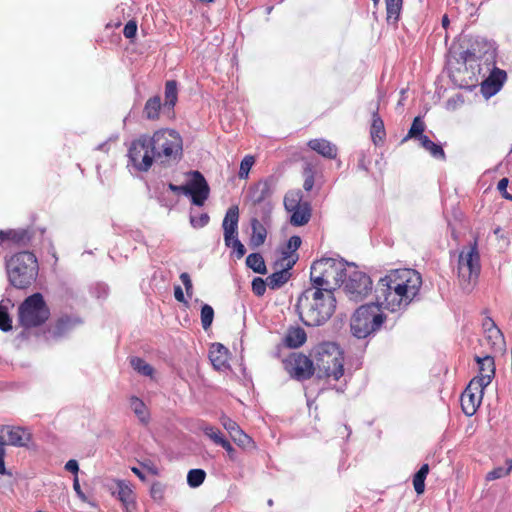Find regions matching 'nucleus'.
Segmentation results:
<instances>
[{
  "label": "nucleus",
  "mask_w": 512,
  "mask_h": 512,
  "mask_svg": "<svg viewBox=\"0 0 512 512\" xmlns=\"http://www.w3.org/2000/svg\"><path fill=\"white\" fill-rule=\"evenodd\" d=\"M80 321L76 318H72L68 315H64L59 317L49 329V332L54 337H62L73 330Z\"/></svg>",
  "instance_id": "obj_24"
},
{
  "label": "nucleus",
  "mask_w": 512,
  "mask_h": 512,
  "mask_svg": "<svg viewBox=\"0 0 512 512\" xmlns=\"http://www.w3.org/2000/svg\"><path fill=\"white\" fill-rule=\"evenodd\" d=\"M6 440L4 436L0 435V475H8L12 476V473L6 470L5 467V456H6V450H5Z\"/></svg>",
  "instance_id": "obj_47"
},
{
  "label": "nucleus",
  "mask_w": 512,
  "mask_h": 512,
  "mask_svg": "<svg viewBox=\"0 0 512 512\" xmlns=\"http://www.w3.org/2000/svg\"><path fill=\"white\" fill-rule=\"evenodd\" d=\"M475 360L479 365V374L472 380L478 381L483 387H487L495 375L494 358L488 355L484 357L477 356Z\"/></svg>",
  "instance_id": "obj_20"
},
{
  "label": "nucleus",
  "mask_w": 512,
  "mask_h": 512,
  "mask_svg": "<svg viewBox=\"0 0 512 512\" xmlns=\"http://www.w3.org/2000/svg\"><path fill=\"white\" fill-rule=\"evenodd\" d=\"M254 163H255V158L253 156H251V155H246L242 159V161L240 163L239 173H238V176H239L240 179H247L248 178L250 169L252 168Z\"/></svg>",
  "instance_id": "obj_44"
},
{
  "label": "nucleus",
  "mask_w": 512,
  "mask_h": 512,
  "mask_svg": "<svg viewBox=\"0 0 512 512\" xmlns=\"http://www.w3.org/2000/svg\"><path fill=\"white\" fill-rule=\"evenodd\" d=\"M283 367L291 378L304 381L310 379L315 373L314 361L310 356L301 352L290 353L283 360Z\"/></svg>",
  "instance_id": "obj_13"
},
{
  "label": "nucleus",
  "mask_w": 512,
  "mask_h": 512,
  "mask_svg": "<svg viewBox=\"0 0 512 512\" xmlns=\"http://www.w3.org/2000/svg\"><path fill=\"white\" fill-rule=\"evenodd\" d=\"M201 430L217 445H221L226 440L222 432L214 426L205 424L201 427Z\"/></svg>",
  "instance_id": "obj_40"
},
{
  "label": "nucleus",
  "mask_w": 512,
  "mask_h": 512,
  "mask_svg": "<svg viewBox=\"0 0 512 512\" xmlns=\"http://www.w3.org/2000/svg\"><path fill=\"white\" fill-rule=\"evenodd\" d=\"M116 484L118 487L117 498L123 503L124 506L128 507L129 504L134 502L132 489L123 480H118Z\"/></svg>",
  "instance_id": "obj_38"
},
{
  "label": "nucleus",
  "mask_w": 512,
  "mask_h": 512,
  "mask_svg": "<svg viewBox=\"0 0 512 512\" xmlns=\"http://www.w3.org/2000/svg\"><path fill=\"white\" fill-rule=\"evenodd\" d=\"M246 265L255 273L265 274L267 272L265 261L260 253H251L246 258Z\"/></svg>",
  "instance_id": "obj_35"
},
{
  "label": "nucleus",
  "mask_w": 512,
  "mask_h": 512,
  "mask_svg": "<svg viewBox=\"0 0 512 512\" xmlns=\"http://www.w3.org/2000/svg\"><path fill=\"white\" fill-rule=\"evenodd\" d=\"M250 224L252 233L250 236L249 245L251 248H258L265 243L267 230L257 218H252Z\"/></svg>",
  "instance_id": "obj_26"
},
{
  "label": "nucleus",
  "mask_w": 512,
  "mask_h": 512,
  "mask_svg": "<svg viewBox=\"0 0 512 512\" xmlns=\"http://www.w3.org/2000/svg\"><path fill=\"white\" fill-rule=\"evenodd\" d=\"M336 309L335 294L329 289L306 288L298 297L296 310L306 326L316 327L325 324Z\"/></svg>",
  "instance_id": "obj_3"
},
{
  "label": "nucleus",
  "mask_w": 512,
  "mask_h": 512,
  "mask_svg": "<svg viewBox=\"0 0 512 512\" xmlns=\"http://www.w3.org/2000/svg\"><path fill=\"white\" fill-rule=\"evenodd\" d=\"M344 259L323 257L314 261L310 268V284L313 287L329 289L333 293L340 288L351 268Z\"/></svg>",
  "instance_id": "obj_4"
},
{
  "label": "nucleus",
  "mask_w": 512,
  "mask_h": 512,
  "mask_svg": "<svg viewBox=\"0 0 512 512\" xmlns=\"http://www.w3.org/2000/svg\"><path fill=\"white\" fill-rule=\"evenodd\" d=\"M381 308H383L382 305H379L377 301L360 306L351 319L352 334L363 339L378 331L386 320V315Z\"/></svg>",
  "instance_id": "obj_7"
},
{
  "label": "nucleus",
  "mask_w": 512,
  "mask_h": 512,
  "mask_svg": "<svg viewBox=\"0 0 512 512\" xmlns=\"http://www.w3.org/2000/svg\"><path fill=\"white\" fill-rule=\"evenodd\" d=\"M507 74L504 70L494 68L487 79L482 83L481 89L484 94L492 96L496 94L503 86Z\"/></svg>",
  "instance_id": "obj_21"
},
{
  "label": "nucleus",
  "mask_w": 512,
  "mask_h": 512,
  "mask_svg": "<svg viewBox=\"0 0 512 512\" xmlns=\"http://www.w3.org/2000/svg\"><path fill=\"white\" fill-rule=\"evenodd\" d=\"M284 207L290 213V223L295 227L306 225L312 216L309 201L303 199L301 190H292L284 197Z\"/></svg>",
  "instance_id": "obj_10"
},
{
  "label": "nucleus",
  "mask_w": 512,
  "mask_h": 512,
  "mask_svg": "<svg viewBox=\"0 0 512 512\" xmlns=\"http://www.w3.org/2000/svg\"><path fill=\"white\" fill-rule=\"evenodd\" d=\"M165 486L161 482H154L150 488V496L154 501L162 502L164 500Z\"/></svg>",
  "instance_id": "obj_45"
},
{
  "label": "nucleus",
  "mask_w": 512,
  "mask_h": 512,
  "mask_svg": "<svg viewBox=\"0 0 512 512\" xmlns=\"http://www.w3.org/2000/svg\"><path fill=\"white\" fill-rule=\"evenodd\" d=\"M220 423L227 430L232 440L240 447L247 448L253 444V440L240 426L226 415L220 417Z\"/></svg>",
  "instance_id": "obj_18"
},
{
  "label": "nucleus",
  "mask_w": 512,
  "mask_h": 512,
  "mask_svg": "<svg viewBox=\"0 0 512 512\" xmlns=\"http://www.w3.org/2000/svg\"><path fill=\"white\" fill-rule=\"evenodd\" d=\"M425 128H426V125H425L424 121L421 119V117L420 116L415 117L407 135L403 138L402 142H405L412 138L418 139L420 141L421 137L425 136L423 134Z\"/></svg>",
  "instance_id": "obj_36"
},
{
  "label": "nucleus",
  "mask_w": 512,
  "mask_h": 512,
  "mask_svg": "<svg viewBox=\"0 0 512 512\" xmlns=\"http://www.w3.org/2000/svg\"><path fill=\"white\" fill-rule=\"evenodd\" d=\"M144 468L152 475H158V468L153 464H143Z\"/></svg>",
  "instance_id": "obj_60"
},
{
  "label": "nucleus",
  "mask_w": 512,
  "mask_h": 512,
  "mask_svg": "<svg viewBox=\"0 0 512 512\" xmlns=\"http://www.w3.org/2000/svg\"><path fill=\"white\" fill-rule=\"evenodd\" d=\"M279 270L275 271L271 275H269L267 280V285L270 289L275 290L282 287L285 283H287L291 277L290 270L287 266L275 265Z\"/></svg>",
  "instance_id": "obj_25"
},
{
  "label": "nucleus",
  "mask_w": 512,
  "mask_h": 512,
  "mask_svg": "<svg viewBox=\"0 0 512 512\" xmlns=\"http://www.w3.org/2000/svg\"><path fill=\"white\" fill-rule=\"evenodd\" d=\"M387 21L396 23L400 18L403 0H385Z\"/></svg>",
  "instance_id": "obj_37"
},
{
  "label": "nucleus",
  "mask_w": 512,
  "mask_h": 512,
  "mask_svg": "<svg viewBox=\"0 0 512 512\" xmlns=\"http://www.w3.org/2000/svg\"><path fill=\"white\" fill-rule=\"evenodd\" d=\"M351 268L347 279H344V292L351 301L360 302L372 292L373 283L370 276L359 271L355 265L352 264Z\"/></svg>",
  "instance_id": "obj_11"
},
{
  "label": "nucleus",
  "mask_w": 512,
  "mask_h": 512,
  "mask_svg": "<svg viewBox=\"0 0 512 512\" xmlns=\"http://www.w3.org/2000/svg\"><path fill=\"white\" fill-rule=\"evenodd\" d=\"M508 183H509V179L508 178H502V179L499 180V182L497 184V189H498L499 193L501 194V196L503 198H504V195H508L509 194L507 192Z\"/></svg>",
  "instance_id": "obj_53"
},
{
  "label": "nucleus",
  "mask_w": 512,
  "mask_h": 512,
  "mask_svg": "<svg viewBox=\"0 0 512 512\" xmlns=\"http://www.w3.org/2000/svg\"><path fill=\"white\" fill-rule=\"evenodd\" d=\"M213 318V308L208 304H204L201 308V324L204 330H207L211 326Z\"/></svg>",
  "instance_id": "obj_43"
},
{
  "label": "nucleus",
  "mask_w": 512,
  "mask_h": 512,
  "mask_svg": "<svg viewBox=\"0 0 512 512\" xmlns=\"http://www.w3.org/2000/svg\"><path fill=\"white\" fill-rule=\"evenodd\" d=\"M209 222V216L207 214H202L198 221L196 222V220L192 217L191 218V223L193 226H200V227H203L205 225H207Z\"/></svg>",
  "instance_id": "obj_56"
},
{
  "label": "nucleus",
  "mask_w": 512,
  "mask_h": 512,
  "mask_svg": "<svg viewBox=\"0 0 512 512\" xmlns=\"http://www.w3.org/2000/svg\"><path fill=\"white\" fill-rule=\"evenodd\" d=\"M209 359L216 370L221 371L229 367V351L220 343L211 345Z\"/></svg>",
  "instance_id": "obj_22"
},
{
  "label": "nucleus",
  "mask_w": 512,
  "mask_h": 512,
  "mask_svg": "<svg viewBox=\"0 0 512 512\" xmlns=\"http://www.w3.org/2000/svg\"><path fill=\"white\" fill-rule=\"evenodd\" d=\"M481 271L478 237L468 246L462 248L458 255L457 275L463 288H469L474 284Z\"/></svg>",
  "instance_id": "obj_9"
},
{
  "label": "nucleus",
  "mask_w": 512,
  "mask_h": 512,
  "mask_svg": "<svg viewBox=\"0 0 512 512\" xmlns=\"http://www.w3.org/2000/svg\"><path fill=\"white\" fill-rule=\"evenodd\" d=\"M238 222H239V208L238 206H231L226 211L223 219L222 227L224 234V242L227 247L234 249L237 259H241L246 249L241 241L238 239Z\"/></svg>",
  "instance_id": "obj_12"
},
{
  "label": "nucleus",
  "mask_w": 512,
  "mask_h": 512,
  "mask_svg": "<svg viewBox=\"0 0 512 512\" xmlns=\"http://www.w3.org/2000/svg\"><path fill=\"white\" fill-rule=\"evenodd\" d=\"M191 177L186 183V195L191 197V201L196 206H203L210 194V187L201 172L195 170L188 172Z\"/></svg>",
  "instance_id": "obj_14"
},
{
  "label": "nucleus",
  "mask_w": 512,
  "mask_h": 512,
  "mask_svg": "<svg viewBox=\"0 0 512 512\" xmlns=\"http://www.w3.org/2000/svg\"><path fill=\"white\" fill-rule=\"evenodd\" d=\"M7 276L16 289H28L36 281L39 271L34 253L22 251L12 255L6 262Z\"/></svg>",
  "instance_id": "obj_6"
},
{
  "label": "nucleus",
  "mask_w": 512,
  "mask_h": 512,
  "mask_svg": "<svg viewBox=\"0 0 512 512\" xmlns=\"http://www.w3.org/2000/svg\"><path fill=\"white\" fill-rule=\"evenodd\" d=\"M130 407L141 423L147 424L149 422L147 407L141 399L136 396H132L130 398Z\"/></svg>",
  "instance_id": "obj_33"
},
{
  "label": "nucleus",
  "mask_w": 512,
  "mask_h": 512,
  "mask_svg": "<svg viewBox=\"0 0 512 512\" xmlns=\"http://www.w3.org/2000/svg\"><path fill=\"white\" fill-rule=\"evenodd\" d=\"M73 488L75 490V492L77 493V495L82 499V500H85L86 499V496L84 494V492L82 491L81 489V486L79 484V480H78V477L75 476L74 478V481H73Z\"/></svg>",
  "instance_id": "obj_59"
},
{
  "label": "nucleus",
  "mask_w": 512,
  "mask_h": 512,
  "mask_svg": "<svg viewBox=\"0 0 512 512\" xmlns=\"http://www.w3.org/2000/svg\"><path fill=\"white\" fill-rule=\"evenodd\" d=\"M271 195V188L268 181H259L249 189V198L254 205L263 202Z\"/></svg>",
  "instance_id": "obj_27"
},
{
  "label": "nucleus",
  "mask_w": 512,
  "mask_h": 512,
  "mask_svg": "<svg viewBox=\"0 0 512 512\" xmlns=\"http://www.w3.org/2000/svg\"><path fill=\"white\" fill-rule=\"evenodd\" d=\"M206 477V473L202 469H192L188 472L187 482L190 487H198L200 486Z\"/></svg>",
  "instance_id": "obj_41"
},
{
  "label": "nucleus",
  "mask_w": 512,
  "mask_h": 512,
  "mask_svg": "<svg viewBox=\"0 0 512 512\" xmlns=\"http://www.w3.org/2000/svg\"><path fill=\"white\" fill-rule=\"evenodd\" d=\"M161 108L162 103L160 96L156 95L150 97L144 105L143 116L148 120H158L160 117Z\"/></svg>",
  "instance_id": "obj_30"
},
{
  "label": "nucleus",
  "mask_w": 512,
  "mask_h": 512,
  "mask_svg": "<svg viewBox=\"0 0 512 512\" xmlns=\"http://www.w3.org/2000/svg\"><path fill=\"white\" fill-rule=\"evenodd\" d=\"M0 431L7 436L6 444L15 447H26L32 440V433L29 429L21 426L4 425Z\"/></svg>",
  "instance_id": "obj_17"
},
{
  "label": "nucleus",
  "mask_w": 512,
  "mask_h": 512,
  "mask_svg": "<svg viewBox=\"0 0 512 512\" xmlns=\"http://www.w3.org/2000/svg\"><path fill=\"white\" fill-rule=\"evenodd\" d=\"M220 446L226 450V452L231 460H235L236 451L227 439Z\"/></svg>",
  "instance_id": "obj_54"
},
{
  "label": "nucleus",
  "mask_w": 512,
  "mask_h": 512,
  "mask_svg": "<svg viewBox=\"0 0 512 512\" xmlns=\"http://www.w3.org/2000/svg\"><path fill=\"white\" fill-rule=\"evenodd\" d=\"M302 240L299 236L294 235L289 238L286 245L282 248L281 257L275 262V265L287 266L292 269L298 260L297 250L301 246Z\"/></svg>",
  "instance_id": "obj_19"
},
{
  "label": "nucleus",
  "mask_w": 512,
  "mask_h": 512,
  "mask_svg": "<svg viewBox=\"0 0 512 512\" xmlns=\"http://www.w3.org/2000/svg\"><path fill=\"white\" fill-rule=\"evenodd\" d=\"M180 280L183 283V285L185 286V290H186L187 295L189 297H191L193 285H192V281H191L190 275L188 273H186V272H183V273L180 274Z\"/></svg>",
  "instance_id": "obj_51"
},
{
  "label": "nucleus",
  "mask_w": 512,
  "mask_h": 512,
  "mask_svg": "<svg viewBox=\"0 0 512 512\" xmlns=\"http://www.w3.org/2000/svg\"><path fill=\"white\" fill-rule=\"evenodd\" d=\"M370 135H371L372 142L375 145H379L380 143H382L386 136L384 122L378 113V108L372 114Z\"/></svg>",
  "instance_id": "obj_29"
},
{
  "label": "nucleus",
  "mask_w": 512,
  "mask_h": 512,
  "mask_svg": "<svg viewBox=\"0 0 512 512\" xmlns=\"http://www.w3.org/2000/svg\"><path fill=\"white\" fill-rule=\"evenodd\" d=\"M490 324L492 326V329H489V331L491 333H494L495 335L497 336H500V330H498L497 328H495V325H494V322L492 320H490Z\"/></svg>",
  "instance_id": "obj_62"
},
{
  "label": "nucleus",
  "mask_w": 512,
  "mask_h": 512,
  "mask_svg": "<svg viewBox=\"0 0 512 512\" xmlns=\"http://www.w3.org/2000/svg\"><path fill=\"white\" fill-rule=\"evenodd\" d=\"M501 231H502V229L500 227H497V228L494 229V234L497 237H501Z\"/></svg>",
  "instance_id": "obj_64"
},
{
  "label": "nucleus",
  "mask_w": 512,
  "mask_h": 512,
  "mask_svg": "<svg viewBox=\"0 0 512 512\" xmlns=\"http://www.w3.org/2000/svg\"><path fill=\"white\" fill-rule=\"evenodd\" d=\"M51 312L43 295L34 293L18 306V323L25 329L42 326L50 318Z\"/></svg>",
  "instance_id": "obj_8"
},
{
  "label": "nucleus",
  "mask_w": 512,
  "mask_h": 512,
  "mask_svg": "<svg viewBox=\"0 0 512 512\" xmlns=\"http://www.w3.org/2000/svg\"><path fill=\"white\" fill-rule=\"evenodd\" d=\"M34 236V230L28 228L0 230V245L9 243L14 246L24 247L30 244Z\"/></svg>",
  "instance_id": "obj_16"
},
{
  "label": "nucleus",
  "mask_w": 512,
  "mask_h": 512,
  "mask_svg": "<svg viewBox=\"0 0 512 512\" xmlns=\"http://www.w3.org/2000/svg\"><path fill=\"white\" fill-rule=\"evenodd\" d=\"M511 468L512 467H510L509 469H504L503 467L494 468L493 470H491L490 472L487 473L486 480L493 481L496 479H500V478L508 475Z\"/></svg>",
  "instance_id": "obj_49"
},
{
  "label": "nucleus",
  "mask_w": 512,
  "mask_h": 512,
  "mask_svg": "<svg viewBox=\"0 0 512 512\" xmlns=\"http://www.w3.org/2000/svg\"><path fill=\"white\" fill-rule=\"evenodd\" d=\"M422 286L421 274L410 268L390 270L375 287V300L386 310L396 312L407 308Z\"/></svg>",
  "instance_id": "obj_2"
},
{
  "label": "nucleus",
  "mask_w": 512,
  "mask_h": 512,
  "mask_svg": "<svg viewBox=\"0 0 512 512\" xmlns=\"http://www.w3.org/2000/svg\"><path fill=\"white\" fill-rule=\"evenodd\" d=\"M307 145L311 150L317 152L324 158L335 159L337 157V146L326 139H312L308 141Z\"/></svg>",
  "instance_id": "obj_23"
},
{
  "label": "nucleus",
  "mask_w": 512,
  "mask_h": 512,
  "mask_svg": "<svg viewBox=\"0 0 512 512\" xmlns=\"http://www.w3.org/2000/svg\"><path fill=\"white\" fill-rule=\"evenodd\" d=\"M178 100V88L175 80H169L165 83V103L164 107L173 110Z\"/></svg>",
  "instance_id": "obj_32"
},
{
  "label": "nucleus",
  "mask_w": 512,
  "mask_h": 512,
  "mask_svg": "<svg viewBox=\"0 0 512 512\" xmlns=\"http://www.w3.org/2000/svg\"><path fill=\"white\" fill-rule=\"evenodd\" d=\"M429 473V465L423 464L413 476V487L418 495L425 491V479Z\"/></svg>",
  "instance_id": "obj_34"
},
{
  "label": "nucleus",
  "mask_w": 512,
  "mask_h": 512,
  "mask_svg": "<svg viewBox=\"0 0 512 512\" xmlns=\"http://www.w3.org/2000/svg\"><path fill=\"white\" fill-rule=\"evenodd\" d=\"M307 340V334L305 330L300 327H290L287 330L285 336V345L289 348H299L301 347Z\"/></svg>",
  "instance_id": "obj_28"
},
{
  "label": "nucleus",
  "mask_w": 512,
  "mask_h": 512,
  "mask_svg": "<svg viewBox=\"0 0 512 512\" xmlns=\"http://www.w3.org/2000/svg\"><path fill=\"white\" fill-rule=\"evenodd\" d=\"M370 164L369 159L367 158L366 154L364 152H361L358 157V168L360 170H363L365 172H368V166Z\"/></svg>",
  "instance_id": "obj_52"
},
{
  "label": "nucleus",
  "mask_w": 512,
  "mask_h": 512,
  "mask_svg": "<svg viewBox=\"0 0 512 512\" xmlns=\"http://www.w3.org/2000/svg\"><path fill=\"white\" fill-rule=\"evenodd\" d=\"M420 145L423 147L430 155L439 160H445L446 154L441 145L434 143L429 139L428 136H422L420 139Z\"/></svg>",
  "instance_id": "obj_31"
},
{
  "label": "nucleus",
  "mask_w": 512,
  "mask_h": 512,
  "mask_svg": "<svg viewBox=\"0 0 512 512\" xmlns=\"http://www.w3.org/2000/svg\"><path fill=\"white\" fill-rule=\"evenodd\" d=\"M131 470L140 480H142V481L146 480L144 474L141 472L140 469H138L137 467H132Z\"/></svg>",
  "instance_id": "obj_61"
},
{
  "label": "nucleus",
  "mask_w": 512,
  "mask_h": 512,
  "mask_svg": "<svg viewBox=\"0 0 512 512\" xmlns=\"http://www.w3.org/2000/svg\"><path fill=\"white\" fill-rule=\"evenodd\" d=\"M65 469L73 474H75L77 476V473L79 471V465H78V462L74 459H71L69 460L66 464H65Z\"/></svg>",
  "instance_id": "obj_55"
},
{
  "label": "nucleus",
  "mask_w": 512,
  "mask_h": 512,
  "mask_svg": "<svg viewBox=\"0 0 512 512\" xmlns=\"http://www.w3.org/2000/svg\"><path fill=\"white\" fill-rule=\"evenodd\" d=\"M137 33V22L135 20L128 21L123 29V34L127 39H133Z\"/></svg>",
  "instance_id": "obj_50"
},
{
  "label": "nucleus",
  "mask_w": 512,
  "mask_h": 512,
  "mask_svg": "<svg viewBox=\"0 0 512 512\" xmlns=\"http://www.w3.org/2000/svg\"><path fill=\"white\" fill-rule=\"evenodd\" d=\"M303 189L307 192L311 191L315 183V170L311 164H307L303 170Z\"/></svg>",
  "instance_id": "obj_42"
},
{
  "label": "nucleus",
  "mask_w": 512,
  "mask_h": 512,
  "mask_svg": "<svg viewBox=\"0 0 512 512\" xmlns=\"http://www.w3.org/2000/svg\"><path fill=\"white\" fill-rule=\"evenodd\" d=\"M484 388L478 381L471 380L461 394V407L467 416H472L476 413L483 399Z\"/></svg>",
  "instance_id": "obj_15"
},
{
  "label": "nucleus",
  "mask_w": 512,
  "mask_h": 512,
  "mask_svg": "<svg viewBox=\"0 0 512 512\" xmlns=\"http://www.w3.org/2000/svg\"><path fill=\"white\" fill-rule=\"evenodd\" d=\"M130 364L134 370L145 376H151L154 372L153 367L148 364L145 360L139 357H132Z\"/></svg>",
  "instance_id": "obj_39"
},
{
  "label": "nucleus",
  "mask_w": 512,
  "mask_h": 512,
  "mask_svg": "<svg viewBox=\"0 0 512 512\" xmlns=\"http://www.w3.org/2000/svg\"><path fill=\"white\" fill-rule=\"evenodd\" d=\"M448 25H449V18H448V16H447V15H444V16L442 17V26H443L444 28H447V27H448Z\"/></svg>",
  "instance_id": "obj_63"
},
{
  "label": "nucleus",
  "mask_w": 512,
  "mask_h": 512,
  "mask_svg": "<svg viewBox=\"0 0 512 512\" xmlns=\"http://www.w3.org/2000/svg\"><path fill=\"white\" fill-rule=\"evenodd\" d=\"M174 297L178 302L187 303L183 290L179 285L174 287Z\"/></svg>",
  "instance_id": "obj_57"
},
{
  "label": "nucleus",
  "mask_w": 512,
  "mask_h": 512,
  "mask_svg": "<svg viewBox=\"0 0 512 512\" xmlns=\"http://www.w3.org/2000/svg\"><path fill=\"white\" fill-rule=\"evenodd\" d=\"M11 329L12 320L8 313V309L5 306L0 305V330L7 332Z\"/></svg>",
  "instance_id": "obj_46"
},
{
  "label": "nucleus",
  "mask_w": 512,
  "mask_h": 512,
  "mask_svg": "<svg viewBox=\"0 0 512 512\" xmlns=\"http://www.w3.org/2000/svg\"><path fill=\"white\" fill-rule=\"evenodd\" d=\"M168 188L170 191L174 192V193H183L186 195V184L185 185H175L173 183H169L168 184Z\"/></svg>",
  "instance_id": "obj_58"
},
{
  "label": "nucleus",
  "mask_w": 512,
  "mask_h": 512,
  "mask_svg": "<svg viewBox=\"0 0 512 512\" xmlns=\"http://www.w3.org/2000/svg\"><path fill=\"white\" fill-rule=\"evenodd\" d=\"M267 280L260 277L254 278L252 281V291L256 296H263L266 291Z\"/></svg>",
  "instance_id": "obj_48"
},
{
  "label": "nucleus",
  "mask_w": 512,
  "mask_h": 512,
  "mask_svg": "<svg viewBox=\"0 0 512 512\" xmlns=\"http://www.w3.org/2000/svg\"><path fill=\"white\" fill-rule=\"evenodd\" d=\"M318 378L339 380L344 375V353L333 342H323L311 351Z\"/></svg>",
  "instance_id": "obj_5"
},
{
  "label": "nucleus",
  "mask_w": 512,
  "mask_h": 512,
  "mask_svg": "<svg viewBox=\"0 0 512 512\" xmlns=\"http://www.w3.org/2000/svg\"><path fill=\"white\" fill-rule=\"evenodd\" d=\"M183 153L180 134L169 128L156 130L152 135L143 134L134 139L128 149V158L133 167L147 172L157 163L163 167L178 161Z\"/></svg>",
  "instance_id": "obj_1"
}]
</instances>
